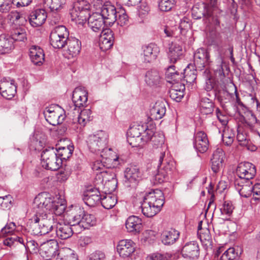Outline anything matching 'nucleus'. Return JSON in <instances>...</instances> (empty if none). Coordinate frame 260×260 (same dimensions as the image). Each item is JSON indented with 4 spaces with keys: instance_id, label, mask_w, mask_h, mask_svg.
Masks as SVG:
<instances>
[{
    "instance_id": "obj_10",
    "label": "nucleus",
    "mask_w": 260,
    "mask_h": 260,
    "mask_svg": "<svg viewBox=\"0 0 260 260\" xmlns=\"http://www.w3.org/2000/svg\"><path fill=\"white\" fill-rule=\"evenodd\" d=\"M194 64L196 69L202 70L206 67L210 66L211 61L209 51L204 48L198 49L193 56Z\"/></svg>"
},
{
    "instance_id": "obj_51",
    "label": "nucleus",
    "mask_w": 260,
    "mask_h": 260,
    "mask_svg": "<svg viewBox=\"0 0 260 260\" xmlns=\"http://www.w3.org/2000/svg\"><path fill=\"white\" fill-rule=\"evenodd\" d=\"M44 4L51 11H57L63 7L66 0H45Z\"/></svg>"
},
{
    "instance_id": "obj_44",
    "label": "nucleus",
    "mask_w": 260,
    "mask_h": 260,
    "mask_svg": "<svg viewBox=\"0 0 260 260\" xmlns=\"http://www.w3.org/2000/svg\"><path fill=\"white\" fill-rule=\"evenodd\" d=\"M216 64L213 65V69L216 76L222 79L225 77L223 71V64L225 63L223 56L221 54L219 55L216 59Z\"/></svg>"
},
{
    "instance_id": "obj_37",
    "label": "nucleus",
    "mask_w": 260,
    "mask_h": 260,
    "mask_svg": "<svg viewBox=\"0 0 260 260\" xmlns=\"http://www.w3.org/2000/svg\"><path fill=\"white\" fill-rule=\"evenodd\" d=\"M179 235L178 231L173 229L164 231L161 234V241L165 245L173 244L179 238Z\"/></svg>"
},
{
    "instance_id": "obj_29",
    "label": "nucleus",
    "mask_w": 260,
    "mask_h": 260,
    "mask_svg": "<svg viewBox=\"0 0 260 260\" xmlns=\"http://www.w3.org/2000/svg\"><path fill=\"white\" fill-rule=\"evenodd\" d=\"M166 108L163 101H157L150 110L149 118L152 120H159L165 115Z\"/></svg>"
},
{
    "instance_id": "obj_58",
    "label": "nucleus",
    "mask_w": 260,
    "mask_h": 260,
    "mask_svg": "<svg viewBox=\"0 0 260 260\" xmlns=\"http://www.w3.org/2000/svg\"><path fill=\"white\" fill-rule=\"evenodd\" d=\"M12 199L11 196L9 194L0 197V209L2 210L10 209L11 207Z\"/></svg>"
},
{
    "instance_id": "obj_64",
    "label": "nucleus",
    "mask_w": 260,
    "mask_h": 260,
    "mask_svg": "<svg viewBox=\"0 0 260 260\" xmlns=\"http://www.w3.org/2000/svg\"><path fill=\"white\" fill-rule=\"evenodd\" d=\"M215 85V81L214 78L211 76L207 77L205 80L204 88L207 91H212Z\"/></svg>"
},
{
    "instance_id": "obj_1",
    "label": "nucleus",
    "mask_w": 260,
    "mask_h": 260,
    "mask_svg": "<svg viewBox=\"0 0 260 260\" xmlns=\"http://www.w3.org/2000/svg\"><path fill=\"white\" fill-rule=\"evenodd\" d=\"M36 215L31 219L34 224L39 223L40 231H34V234L40 235L54 232L57 226L53 214L57 216L62 215L65 210V205L56 202L51 195L46 192L39 193L35 199Z\"/></svg>"
},
{
    "instance_id": "obj_47",
    "label": "nucleus",
    "mask_w": 260,
    "mask_h": 260,
    "mask_svg": "<svg viewBox=\"0 0 260 260\" xmlns=\"http://www.w3.org/2000/svg\"><path fill=\"white\" fill-rule=\"evenodd\" d=\"M92 119L91 111L88 109L82 110L78 117V123L81 126H84L87 122Z\"/></svg>"
},
{
    "instance_id": "obj_49",
    "label": "nucleus",
    "mask_w": 260,
    "mask_h": 260,
    "mask_svg": "<svg viewBox=\"0 0 260 260\" xmlns=\"http://www.w3.org/2000/svg\"><path fill=\"white\" fill-rule=\"evenodd\" d=\"M117 203V199L115 196L107 195L103 198H101V203L102 206L106 209H110L115 206Z\"/></svg>"
},
{
    "instance_id": "obj_27",
    "label": "nucleus",
    "mask_w": 260,
    "mask_h": 260,
    "mask_svg": "<svg viewBox=\"0 0 260 260\" xmlns=\"http://www.w3.org/2000/svg\"><path fill=\"white\" fill-rule=\"evenodd\" d=\"M72 225L68 224H58L54 229V232L51 234V237L56 235L57 237L65 240L70 238L73 234Z\"/></svg>"
},
{
    "instance_id": "obj_63",
    "label": "nucleus",
    "mask_w": 260,
    "mask_h": 260,
    "mask_svg": "<svg viewBox=\"0 0 260 260\" xmlns=\"http://www.w3.org/2000/svg\"><path fill=\"white\" fill-rule=\"evenodd\" d=\"M234 134L232 133L224 131L222 134V141L223 143L227 146L231 145L234 141Z\"/></svg>"
},
{
    "instance_id": "obj_61",
    "label": "nucleus",
    "mask_w": 260,
    "mask_h": 260,
    "mask_svg": "<svg viewBox=\"0 0 260 260\" xmlns=\"http://www.w3.org/2000/svg\"><path fill=\"white\" fill-rule=\"evenodd\" d=\"M13 4V0H0V12L7 13L9 12Z\"/></svg>"
},
{
    "instance_id": "obj_25",
    "label": "nucleus",
    "mask_w": 260,
    "mask_h": 260,
    "mask_svg": "<svg viewBox=\"0 0 260 260\" xmlns=\"http://www.w3.org/2000/svg\"><path fill=\"white\" fill-rule=\"evenodd\" d=\"M88 24L91 29L97 32L103 29L106 21L99 13H94L88 18Z\"/></svg>"
},
{
    "instance_id": "obj_28",
    "label": "nucleus",
    "mask_w": 260,
    "mask_h": 260,
    "mask_svg": "<svg viewBox=\"0 0 260 260\" xmlns=\"http://www.w3.org/2000/svg\"><path fill=\"white\" fill-rule=\"evenodd\" d=\"M168 154H167V156L166 155L165 152H162L160 153L158 168H160L168 175L171 174L175 169V164L172 158L168 157Z\"/></svg>"
},
{
    "instance_id": "obj_31",
    "label": "nucleus",
    "mask_w": 260,
    "mask_h": 260,
    "mask_svg": "<svg viewBox=\"0 0 260 260\" xmlns=\"http://www.w3.org/2000/svg\"><path fill=\"white\" fill-rule=\"evenodd\" d=\"M72 101L75 108L83 107L87 101V92L81 88H76L73 91Z\"/></svg>"
},
{
    "instance_id": "obj_42",
    "label": "nucleus",
    "mask_w": 260,
    "mask_h": 260,
    "mask_svg": "<svg viewBox=\"0 0 260 260\" xmlns=\"http://www.w3.org/2000/svg\"><path fill=\"white\" fill-rule=\"evenodd\" d=\"M175 67L173 65L170 66L166 72V76L169 80L168 82L173 83V81H181L182 75L180 74L178 71L175 70Z\"/></svg>"
},
{
    "instance_id": "obj_59",
    "label": "nucleus",
    "mask_w": 260,
    "mask_h": 260,
    "mask_svg": "<svg viewBox=\"0 0 260 260\" xmlns=\"http://www.w3.org/2000/svg\"><path fill=\"white\" fill-rule=\"evenodd\" d=\"M168 174L164 171L162 170L160 168H158L157 173L154 176V182L155 184H161L164 182L167 177Z\"/></svg>"
},
{
    "instance_id": "obj_33",
    "label": "nucleus",
    "mask_w": 260,
    "mask_h": 260,
    "mask_svg": "<svg viewBox=\"0 0 260 260\" xmlns=\"http://www.w3.org/2000/svg\"><path fill=\"white\" fill-rule=\"evenodd\" d=\"M29 57L32 62L37 66H41L44 61L43 50L40 47L32 46L29 49Z\"/></svg>"
},
{
    "instance_id": "obj_39",
    "label": "nucleus",
    "mask_w": 260,
    "mask_h": 260,
    "mask_svg": "<svg viewBox=\"0 0 260 260\" xmlns=\"http://www.w3.org/2000/svg\"><path fill=\"white\" fill-rule=\"evenodd\" d=\"M55 260H78L74 251L69 248L59 249Z\"/></svg>"
},
{
    "instance_id": "obj_32",
    "label": "nucleus",
    "mask_w": 260,
    "mask_h": 260,
    "mask_svg": "<svg viewBox=\"0 0 260 260\" xmlns=\"http://www.w3.org/2000/svg\"><path fill=\"white\" fill-rule=\"evenodd\" d=\"M235 185L241 196L247 198L249 197L252 191V182L251 181H241L236 179L235 181Z\"/></svg>"
},
{
    "instance_id": "obj_34",
    "label": "nucleus",
    "mask_w": 260,
    "mask_h": 260,
    "mask_svg": "<svg viewBox=\"0 0 260 260\" xmlns=\"http://www.w3.org/2000/svg\"><path fill=\"white\" fill-rule=\"evenodd\" d=\"M125 226L128 232L138 233L142 228V220L136 216H129L126 221Z\"/></svg>"
},
{
    "instance_id": "obj_43",
    "label": "nucleus",
    "mask_w": 260,
    "mask_h": 260,
    "mask_svg": "<svg viewBox=\"0 0 260 260\" xmlns=\"http://www.w3.org/2000/svg\"><path fill=\"white\" fill-rule=\"evenodd\" d=\"M95 224L96 219L94 216L91 214H86L85 212L79 227L84 230L88 229Z\"/></svg>"
},
{
    "instance_id": "obj_16",
    "label": "nucleus",
    "mask_w": 260,
    "mask_h": 260,
    "mask_svg": "<svg viewBox=\"0 0 260 260\" xmlns=\"http://www.w3.org/2000/svg\"><path fill=\"white\" fill-rule=\"evenodd\" d=\"M100 14L106 21V25L111 26L117 20L115 7L110 3L105 4L102 7Z\"/></svg>"
},
{
    "instance_id": "obj_6",
    "label": "nucleus",
    "mask_w": 260,
    "mask_h": 260,
    "mask_svg": "<svg viewBox=\"0 0 260 260\" xmlns=\"http://www.w3.org/2000/svg\"><path fill=\"white\" fill-rule=\"evenodd\" d=\"M43 114L47 121L54 126L62 123L66 117L63 110L58 105L46 108Z\"/></svg>"
},
{
    "instance_id": "obj_57",
    "label": "nucleus",
    "mask_w": 260,
    "mask_h": 260,
    "mask_svg": "<svg viewBox=\"0 0 260 260\" xmlns=\"http://www.w3.org/2000/svg\"><path fill=\"white\" fill-rule=\"evenodd\" d=\"M175 0H159L158 6L161 11L167 12L172 9Z\"/></svg>"
},
{
    "instance_id": "obj_2",
    "label": "nucleus",
    "mask_w": 260,
    "mask_h": 260,
    "mask_svg": "<svg viewBox=\"0 0 260 260\" xmlns=\"http://www.w3.org/2000/svg\"><path fill=\"white\" fill-rule=\"evenodd\" d=\"M141 203L143 215L147 217H153L161 210L165 203L164 193L159 189L146 193Z\"/></svg>"
},
{
    "instance_id": "obj_4",
    "label": "nucleus",
    "mask_w": 260,
    "mask_h": 260,
    "mask_svg": "<svg viewBox=\"0 0 260 260\" xmlns=\"http://www.w3.org/2000/svg\"><path fill=\"white\" fill-rule=\"evenodd\" d=\"M57 152V148L53 147H49L42 152L41 163L46 169L56 171L61 167V160L58 157Z\"/></svg>"
},
{
    "instance_id": "obj_45",
    "label": "nucleus",
    "mask_w": 260,
    "mask_h": 260,
    "mask_svg": "<svg viewBox=\"0 0 260 260\" xmlns=\"http://www.w3.org/2000/svg\"><path fill=\"white\" fill-rule=\"evenodd\" d=\"M73 150L74 147L71 145L67 147H59L57 149V154L59 159H61L62 162L63 159L67 160L72 156Z\"/></svg>"
},
{
    "instance_id": "obj_41",
    "label": "nucleus",
    "mask_w": 260,
    "mask_h": 260,
    "mask_svg": "<svg viewBox=\"0 0 260 260\" xmlns=\"http://www.w3.org/2000/svg\"><path fill=\"white\" fill-rule=\"evenodd\" d=\"M214 104L212 100L204 98L201 100L200 111L203 114L207 115L211 114L213 111Z\"/></svg>"
},
{
    "instance_id": "obj_36",
    "label": "nucleus",
    "mask_w": 260,
    "mask_h": 260,
    "mask_svg": "<svg viewBox=\"0 0 260 260\" xmlns=\"http://www.w3.org/2000/svg\"><path fill=\"white\" fill-rule=\"evenodd\" d=\"M66 45H68L67 52L72 57L79 54L81 47V42L75 38H69Z\"/></svg>"
},
{
    "instance_id": "obj_7",
    "label": "nucleus",
    "mask_w": 260,
    "mask_h": 260,
    "mask_svg": "<svg viewBox=\"0 0 260 260\" xmlns=\"http://www.w3.org/2000/svg\"><path fill=\"white\" fill-rule=\"evenodd\" d=\"M142 176V173L138 166L132 165L128 167L124 171V186L128 188H136Z\"/></svg>"
},
{
    "instance_id": "obj_56",
    "label": "nucleus",
    "mask_w": 260,
    "mask_h": 260,
    "mask_svg": "<svg viewBox=\"0 0 260 260\" xmlns=\"http://www.w3.org/2000/svg\"><path fill=\"white\" fill-rule=\"evenodd\" d=\"M90 4L86 0H74L72 10H90Z\"/></svg>"
},
{
    "instance_id": "obj_8",
    "label": "nucleus",
    "mask_w": 260,
    "mask_h": 260,
    "mask_svg": "<svg viewBox=\"0 0 260 260\" xmlns=\"http://www.w3.org/2000/svg\"><path fill=\"white\" fill-rule=\"evenodd\" d=\"M236 173L241 181H250L256 175V170L255 166L249 162H242L240 163L236 169Z\"/></svg>"
},
{
    "instance_id": "obj_20",
    "label": "nucleus",
    "mask_w": 260,
    "mask_h": 260,
    "mask_svg": "<svg viewBox=\"0 0 260 260\" xmlns=\"http://www.w3.org/2000/svg\"><path fill=\"white\" fill-rule=\"evenodd\" d=\"M97 186L87 190L84 193L83 200L85 203L90 207H94L101 202V197Z\"/></svg>"
},
{
    "instance_id": "obj_18",
    "label": "nucleus",
    "mask_w": 260,
    "mask_h": 260,
    "mask_svg": "<svg viewBox=\"0 0 260 260\" xmlns=\"http://www.w3.org/2000/svg\"><path fill=\"white\" fill-rule=\"evenodd\" d=\"M209 142L207 134L203 131L197 132L194 136L193 146L201 153H204L209 148Z\"/></svg>"
},
{
    "instance_id": "obj_46",
    "label": "nucleus",
    "mask_w": 260,
    "mask_h": 260,
    "mask_svg": "<svg viewBox=\"0 0 260 260\" xmlns=\"http://www.w3.org/2000/svg\"><path fill=\"white\" fill-rule=\"evenodd\" d=\"M234 207L230 201H225L220 208V210L221 215L224 220H229V217L232 215Z\"/></svg>"
},
{
    "instance_id": "obj_60",
    "label": "nucleus",
    "mask_w": 260,
    "mask_h": 260,
    "mask_svg": "<svg viewBox=\"0 0 260 260\" xmlns=\"http://www.w3.org/2000/svg\"><path fill=\"white\" fill-rule=\"evenodd\" d=\"M117 183L118 182L117 179H113L107 183H105L103 187H101V188L105 189V191L111 193L115 190L117 186Z\"/></svg>"
},
{
    "instance_id": "obj_38",
    "label": "nucleus",
    "mask_w": 260,
    "mask_h": 260,
    "mask_svg": "<svg viewBox=\"0 0 260 260\" xmlns=\"http://www.w3.org/2000/svg\"><path fill=\"white\" fill-rule=\"evenodd\" d=\"M13 48L12 39L5 34L0 35V53H9Z\"/></svg>"
},
{
    "instance_id": "obj_5",
    "label": "nucleus",
    "mask_w": 260,
    "mask_h": 260,
    "mask_svg": "<svg viewBox=\"0 0 260 260\" xmlns=\"http://www.w3.org/2000/svg\"><path fill=\"white\" fill-rule=\"evenodd\" d=\"M69 33L67 28L62 25L55 26L50 35V42L52 47L56 49L64 47L69 39Z\"/></svg>"
},
{
    "instance_id": "obj_55",
    "label": "nucleus",
    "mask_w": 260,
    "mask_h": 260,
    "mask_svg": "<svg viewBox=\"0 0 260 260\" xmlns=\"http://www.w3.org/2000/svg\"><path fill=\"white\" fill-rule=\"evenodd\" d=\"M183 80L190 84L193 83L197 79L196 70H191L189 68L184 69Z\"/></svg>"
},
{
    "instance_id": "obj_54",
    "label": "nucleus",
    "mask_w": 260,
    "mask_h": 260,
    "mask_svg": "<svg viewBox=\"0 0 260 260\" xmlns=\"http://www.w3.org/2000/svg\"><path fill=\"white\" fill-rule=\"evenodd\" d=\"M238 257V252L234 247H230L224 252L219 260H234Z\"/></svg>"
},
{
    "instance_id": "obj_30",
    "label": "nucleus",
    "mask_w": 260,
    "mask_h": 260,
    "mask_svg": "<svg viewBox=\"0 0 260 260\" xmlns=\"http://www.w3.org/2000/svg\"><path fill=\"white\" fill-rule=\"evenodd\" d=\"M168 54L171 62L175 63L183 54L182 47L176 42H172L169 45Z\"/></svg>"
},
{
    "instance_id": "obj_13",
    "label": "nucleus",
    "mask_w": 260,
    "mask_h": 260,
    "mask_svg": "<svg viewBox=\"0 0 260 260\" xmlns=\"http://www.w3.org/2000/svg\"><path fill=\"white\" fill-rule=\"evenodd\" d=\"M119 255L124 258L132 257L136 250L135 244L131 240H121L117 245Z\"/></svg>"
},
{
    "instance_id": "obj_26",
    "label": "nucleus",
    "mask_w": 260,
    "mask_h": 260,
    "mask_svg": "<svg viewBox=\"0 0 260 260\" xmlns=\"http://www.w3.org/2000/svg\"><path fill=\"white\" fill-rule=\"evenodd\" d=\"M141 139L142 145L149 141H152L156 145L162 144L164 141V138L162 136H158V134L154 133L153 129H149L146 126L145 131L142 133Z\"/></svg>"
},
{
    "instance_id": "obj_23",
    "label": "nucleus",
    "mask_w": 260,
    "mask_h": 260,
    "mask_svg": "<svg viewBox=\"0 0 260 260\" xmlns=\"http://www.w3.org/2000/svg\"><path fill=\"white\" fill-rule=\"evenodd\" d=\"M116 179V174L109 169L98 173L94 179L95 185L99 188L103 187L105 183Z\"/></svg>"
},
{
    "instance_id": "obj_21",
    "label": "nucleus",
    "mask_w": 260,
    "mask_h": 260,
    "mask_svg": "<svg viewBox=\"0 0 260 260\" xmlns=\"http://www.w3.org/2000/svg\"><path fill=\"white\" fill-rule=\"evenodd\" d=\"M47 17V13L45 10L37 9L29 14L28 19L30 25L34 27H36L44 24Z\"/></svg>"
},
{
    "instance_id": "obj_24",
    "label": "nucleus",
    "mask_w": 260,
    "mask_h": 260,
    "mask_svg": "<svg viewBox=\"0 0 260 260\" xmlns=\"http://www.w3.org/2000/svg\"><path fill=\"white\" fill-rule=\"evenodd\" d=\"M225 153L221 148H217L213 152L211 159V169L214 173L218 172L222 167Z\"/></svg>"
},
{
    "instance_id": "obj_48",
    "label": "nucleus",
    "mask_w": 260,
    "mask_h": 260,
    "mask_svg": "<svg viewBox=\"0 0 260 260\" xmlns=\"http://www.w3.org/2000/svg\"><path fill=\"white\" fill-rule=\"evenodd\" d=\"M217 98L223 106V105L230 103L234 97L232 93L225 89H222L218 91Z\"/></svg>"
},
{
    "instance_id": "obj_53",
    "label": "nucleus",
    "mask_w": 260,
    "mask_h": 260,
    "mask_svg": "<svg viewBox=\"0 0 260 260\" xmlns=\"http://www.w3.org/2000/svg\"><path fill=\"white\" fill-rule=\"evenodd\" d=\"M217 0H209V3L205 4L203 14L206 19L212 16L213 9L217 7Z\"/></svg>"
},
{
    "instance_id": "obj_11",
    "label": "nucleus",
    "mask_w": 260,
    "mask_h": 260,
    "mask_svg": "<svg viewBox=\"0 0 260 260\" xmlns=\"http://www.w3.org/2000/svg\"><path fill=\"white\" fill-rule=\"evenodd\" d=\"M84 213L83 208L79 206L72 207L66 212V220L71 225L79 227Z\"/></svg>"
},
{
    "instance_id": "obj_15",
    "label": "nucleus",
    "mask_w": 260,
    "mask_h": 260,
    "mask_svg": "<svg viewBox=\"0 0 260 260\" xmlns=\"http://www.w3.org/2000/svg\"><path fill=\"white\" fill-rule=\"evenodd\" d=\"M181 254L183 257L189 259H197L200 255V248L196 241L186 243L182 247Z\"/></svg>"
},
{
    "instance_id": "obj_12",
    "label": "nucleus",
    "mask_w": 260,
    "mask_h": 260,
    "mask_svg": "<svg viewBox=\"0 0 260 260\" xmlns=\"http://www.w3.org/2000/svg\"><path fill=\"white\" fill-rule=\"evenodd\" d=\"M59 250L58 243L54 240L44 242L39 247L40 254L41 256L48 258L55 259Z\"/></svg>"
},
{
    "instance_id": "obj_9",
    "label": "nucleus",
    "mask_w": 260,
    "mask_h": 260,
    "mask_svg": "<svg viewBox=\"0 0 260 260\" xmlns=\"http://www.w3.org/2000/svg\"><path fill=\"white\" fill-rule=\"evenodd\" d=\"M145 126L137 124L131 126L127 133V141L133 147L142 145V135Z\"/></svg>"
},
{
    "instance_id": "obj_22",
    "label": "nucleus",
    "mask_w": 260,
    "mask_h": 260,
    "mask_svg": "<svg viewBox=\"0 0 260 260\" xmlns=\"http://www.w3.org/2000/svg\"><path fill=\"white\" fill-rule=\"evenodd\" d=\"M114 40V34L111 29L104 30L100 39L99 46L101 50L106 51L110 49L113 45Z\"/></svg>"
},
{
    "instance_id": "obj_14",
    "label": "nucleus",
    "mask_w": 260,
    "mask_h": 260,
    "mask_svg": "<svg viewBox=\"0 0 260 260\" xmlns=\"http://www.w3.org/2000/svg\"><path fill=\"white\" fill-rule=\"evenodd\" d=\"M0 93L5 99H12L16 93V86L14 80L3 78L0 82Z\"/></svg>"
},
{
    "instance_id": "obj_19",
    "label": "nucleus",
    "mask_w": 260,
    "mask_h": 260,
    "mask_svg": "<svg viewBox=\"0 0 260 260\" xmlns=\"http://www.w3.org/2000/svg\"><path fill=\"white\" fill-rule=\"evenodd\" d=\"M143 49L142 59L145 62H151L154 61L159 53V47L154 43L145 46Z\"/></svg>"
},
{
    "instance_id": "obj_17",
    "label": "nucleus",
    "mask_w": 260,
    "mask_h": 260,
    "mask_svg": "<svg viewBox=\"0 0 260 260\" xmlns=\"http://www.w3.org/2000/svg\"><path fill=\"white\" fill-rule=\"evenodd\" d=\"M101 153L103 163L106 164L107 169L114 168L117 166L119 157L111 148H106Z\"/></svg>"
},
{
    "instance_id": "obj_35",
    "label": "nucleus",
    "mask_w": 260,
    "mask_h": 260,
    "mask_svg": "<svg viewBox=\"0 0 260 260\" xmlns=\"http://www.w3.org/2000/svg\"><path fill=\"white\" fill-rule=\"evenodd\" d=\"M90 10H70V15L71 19L75 21L77 23L83 25L87 20L88 21V18L91 15L89 13Z\"/></svg>"
},
{
    "instance_id": "obj_62",
    "label": "nucleus",
    "mask_w": 260,
    "mask_h": 260,
    "mask_svg": "<svg viewBox=\"0 0 260 260\" xmlns=\"http://www.w3.org/2000/svg\"><path fill=\"white\" fill-rule=\"evenodd\" d=\"M16 224L13 222L7 223V224L2 229L1 234L3 235H6L7 234H13V233L16 229Z\"/></svg>"
},
{
    "instance_id": "obj_50",
    "label": "nucleus",
    "mask_w": 260,
    "mask_h": 260,
    "mask_svg": "<svg viewBox=\"0 0 260 260\" xmlns=\"http://www.w3.org/2000/svg\"><path fill=\"white\" fill-rule=\"evenodd\" d=\"M12 40L24 41L26 40V33L24 27H20L14 29L11 34Z\"/></svg>"
},
{
    "instance_id": "obj_40",
    "label": "nucleus",
    "mask_w": 260,
    "mask_h": 260,
    "mask_svg": "<svg viewBox=\"0 0 260 260\" xmlns=\"http://www.w3.org/2000/svg\"><path fill=\"white\" fill-rule=\"evenodd\" d=\"M145 80L150 86H157L160 83V77L157 71H149L146 74Z\"/></svg>"
},
{
    "instance_id": "obj_52",
    "label": "nucleus",
    "mask_w": 260,
    "mask_h": 260,
    "mask_svg": "<svg viewBox=\"0 0 260 260\" xmlns=\"http://www.w3.org/2000/svg\"><path fill=\"white\" fill-rule=\"evenodd\" d=\"M185 89L184 85H180L179 90L176 89H171L169 91L170 98L178 102H180L184 96V92Z\"/></svg>"
},
{
    "instance_id": "obj_3",
    "label": "nucleus",
    "mask_w": 260,
    "mask_h": 260,
    "mask_svg": "<svg viewBox=\"0 0 260 260\" xmlns=\"http://www.w3.org/2000/svg\"><path fill=\"white\" fill-rule=\"evenodd\" d=\"M108 138V134L103 131H99L89 135L87 140L89 149L92 153L101 152L106 148Z\"/></svg>"
}]
</instances>
